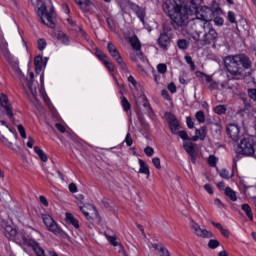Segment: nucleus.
Listing matches in <instances>:
<instances>
[{"label":"nucleus","mask_w":256,"mask_h":256,"mask_svg":"<svg viewBox=\"0 0 256 256\" xmlns=\"http://www.w3.org/2000/svg\"><path fill=\"white\" fill-rule=\"evenodd\" d=\"M190 3L194 10L180 6L175 0H164L162 6L163 11L171 19L172 27L182 35H187L189 21H195L197 13H201V11H197V7L203 3V0H190Z\"/></svg>","instance_id":"nucleus-1"},{"label":"nucleus","mask_w":256,"mask_h":256,"mask_svg":"<svg viewBox=\"0 0 256 256\" xmlns=\"http://www.w3.org/2000/svg\"><path fill=\"white\" fill-rule=\"evenodd\" d=\"M197 21H202L200 29L196 30V35H202L201 41L203 45H212V47H216L215 43L219 39V34L217 30L211 24V20L213 19V10L211 8H202L200 12L196 13Z\"/></svg>","instance_id":"nucleus-2"},{"label":"nucleus","mask_w":256,"mask_h":256,"mask_svg":"<svg viewBox=\"0 0 256 256\" xmlns=\"http://www.w3.org/2000/svg\"><path fill=\"white\" fill-rule=\"evenodd\" d=\"M0 49H1V53L3 54L5 59H7L8 63L12 64V67L14 68V70L16 71V73L18 75L19 81H20L23 89H25V85H26V87H28L31 95H33V97H36L37 96V86L33 82V79H35V74L33 72H31L29 74V78L25 77V74H23V71H21V69L19 68V64L17 63V61H13V56L11 55V52H9L6 42L0 44Z\"/></svg>","instance_id":"nucleus-3"},{"label":"nucleus","mask_w":256,"mask_h":256,"mask_svg":"<svg viewBox=\"0 0 256 256\" xmlns=\"http://www.w3.org/2000/svg\"><path fill=\"white\" fill-rule=\"evenodd\" d=\"M224 66L230 75L237 77L243 69H251V60L245 54L229 55L224 58Z\"/></svg>","instance_id":"nucleus-4"},{"label":"nucleus","mask_w":256,"mask_h":256,"mask_svg":"<svg viewBox=\"0 0 256 256\" xmlns=\"http://www.w3.org/2000/svg\"><path fill=\"white\" fill-rule=\"evenodd\" d=\"M34 7H38V17H40L41 23L47 25V27H55V10L51 4L47 5L45 3L39 4V0H30Z\"/></svg>","instance_id":"nucleus-5"},{"label":"nucleus","mask_w":256,"mask_h":256,"mask_svg":"<svg viewBox=\"0 0 256 256\" xmlns=\"http://www.w3.org/2000/svg\"><path fill=\"white\" fill-rule=\"evenodd\" d=\"M43 223L46 225L48 231L56 235L57 237H67V233L59 227L57 222L49 214L42 215Z\"/></svg>","instance_id":"nucleus-6"},{"label":"nucleus","mask_w":256,"mask_h":256,"mask_svg":"<svg viewBox=\"0 0 256 256\" xmlns=\"http://www.w3.org/2000/svg\"><path fill=\"white\" fill-rule=\"evenodd\" d=\"M236 153L239 155H245L246 157H251V155H255V146H253V139L244 138L241 140Z\"/></svg>","instance_id":"nucleus-7"},{"label":"nucleus","mask_w":256,"mask_h":256,"mask_svg":"<svg viewBox=\"0 0 256 256\" xmlns=\"http://www.w3.org/2000/svg\"><path fill=\"white\" fill-rule=\"evenodd\" d=\"M190 229L193 231V233H194V235H196V237H202V239L213 238V234L211 231L201 228V226L194 220L190 221Z\"/></svg>","instance_id":"nucleus-8"},{"label":"nucleus","mask_w":256,"mask_h":256,"mask_svg":"<svg viewBox=\"0 0 256 256\" xmlns=\"http://www.w3.org/2000/svg\"><path fill=\"white\" fill-rule=\"evenodd\" d=\"M22 241L24 245H27V247H32L34 253L37 256H45V250H43L40 246L39 243H37L35 240L31 239L29 235L25 234L22 235Z\"/></svg>","instance_id":"nucleus-9"},{"label":"nucleus","mask_w":256,"mask_h":256,"mask_svg":"<svg viewBox=\"0 0 256 256\" xmlns=\"http://www.w3.org/2000/svg\"><path fill=\"white\" fill-rule=\"evenodd\" d=\"M0 105L6 111V115L10 119V121H12V123H15V118H14V114H13V106L9 102V98H7V95H5L3 93L0 95Z\"/></svg>","instance_id":"nucleus-10"},{"label":"nucleus","mask_w":256,"mask_h":256,"mask_svg":"<svg viewBox=\"0 0 256 256\" xmlns=\"http://www.w3.org/2000/svg\"><path fill=\"white\" fill-rule=\"evenodd\" d=\"M227 133L232 141H239L241 139V130L237 124H229L227 126Z\"/></svg>","instance_id":"nucleus-11"},{"label":"nucleus","mask_w":256,"mask_h":256,"mask_svg":"<svg viewBox=\"0 0 256 256\" xmlns=\"http://www.w3.org/2000/svg\"><path fill=\"white\" fill-rule=\"evenodd\" d=\"M77 5L80 6V9L85 11L86 13H95V10L97 9L95 7V4L91 2V0H74Z\"/></svg>","instance_id":"nucleus-12"},{"label":"nucleus","mask_w":256,"mask_h":256,"mask_svg":"<svg viewBox=\"0 0 256 256\" xmlns=\"http://www.w3.org/2000/svg\"><path fill=\"white\" fill-rule=\"evenodd\" d=\"M5 235L7 239H10L11 241H21L24 234H19L17 233V230L15 228H12L11 226H6Z\"/></svg>","instance_id":"nucleus-13"},{"label":"nucleus","mask_w":256,"mask_h":256,"mask_svg":"<svg viewBox=\"0 0 256 256\" xmlns=\"http://www.w3.org/2000/svg\"><path fill=\"white\" fill-rule=\"evenodd\" d=\"M158 44L161 49L167 51V48L169 47V45H171V38L169 37V35H167V32H164L160 35V37L158 38Z\"/></svg>","instance_id":"nucleus-14"},{"label":"nucleus","mask_w":256,"mask_h":256,"mask_svg":"<svg viewBox=\"0 0 256 256\" xmlns=\"http://www.w3.org/2000/svg\"><path fill=\"white\" fill-rule=\"evenodd\" d=\"M110 55L112 59L116 60V63L120 65L123 71H127V64L125 63V61H123V58L121 57V54H119L118 50H114V52H111Z\"/></svg>","instance_id":"nucleus-15"},{"label":"nucleus","mask_w":256,"mask_h":256,"mask_svg":"<svg viewBox=\"0 0 256 256\" xmlns=\"http://www.w3.org/2000/svg\"><path fill=\"white\" fill-rule=\"evenodd\" d=\"M34 65H35L36 73H41L43 66L45 67V65H47V58L45 59V61H43V57L37 56L34 59Z\"/></svg>","instance_id":"nucleus-16"},{"label":"nucleus","mask_w":256,"mask_h":256,"mask_svg":"<svg viewBox=\"0 0 256 256\" xmlns=\"http://www.w3.org/2000/svg\"><path fill=\"white\" fill-rule=\"evenodd\" d=\"M130 44L134 51H141V42L139 41V38H137V36H133L130 38Z\"/></svg>","instance_id":"nucleus-17"},{"label":"nucleus","mask_w":256,"mask_h":256,"mask_svg":"<svg viewBox=\"0 0 256 256\" xmlns=\"http://www.w3.org/2000/svg\"><path fill=\"white\" fill-rule=\"evenodd\" d=\"M210 130L214 137H218V135H221V125H219V123H211Z\"/></svg>","instance_id":"nucleus-18"},{"label":"nucleus","mask_w":256,"mask_h":256,"mask_svg":"<svg viewBox=\"0 0 256 256\" xmlns=\"http://www.w3.org/2000/svg\"><path fill=\"white\" fill-rule=\"evenodd\" d=\"M56 38L58 41H61L63 45H69V37H67V34L63 33L62 31L56 32Z\"/></svg>","instance_id":"nucleus-19"},{"label":"nucleus","mask_w":256,"mask_h":256,"mask_svg":"<svg viewBox=\"0 0 256 256\" xmlns=\"http://www.w3.org/2000/svg\"><path fill=\"white\" fill-rule=\"evenodd\" d=\"M66 219L70 222L71 225H73V227H75V229H79V220H77L73 214L66 213Z\"/></svg>","instance_id":"nucleus-20"},{"label":"nucleus","mask_w":256,"mask_h":256,"mask_svg":"<svg viewBox=\"0 0 256 256\" xmlns=\"http://www.w3.org/2000/svg\"><path fill=\"white\" fill-rule=\"evenodd\" d=\"M241 209L244 211V213H246L248 219L253 221V210L251 209V206H249V204H242Z\"/></svg>","instance_id":"nucleus-21"},{"label":"nucleus","mask_w":256,"mask_h":256,"mask_svg":"<svg viewBox=\"0 0 256 256\" xmlns=\"http://www.w3.org/2000/svg\"><path fill=\"white\" fill-rule=\"evenodd\" d=\"M196 135L200 138V141H205V137H207V126H202L199 129H196Z\"/></svg>","instance_id":"nucleus-22"},{"label":"nucleus","mask_w":256,"mask_h":256,"mask_svg":"<svg viewBox=\"0 0 256 256\" xmlns=\"http://www.w3.org/2000/svg\"><path fill=\"white\" fill-rule=\"evenodd\" d=\"M226 197H229L231 201H237V193L231 189V187H226L224 190Z\"/></svg>","instance_id":"nucleus-23"},{"label":"nucleus","mask_w":256,"mask_h":256,"mask_svg":"<svg viewBox=\"0 0 256 256\" xmlns=\"http://www.w3.org/2000/svg\"><path fill=\"white\" fill-rule=\"evenodd\" d=\"M183 147L188 155H195V144L192 142H186Z\"/></svg>","instance_id":"nucleus-24"},{"label":"nucleus","mask_w":256,"mask_h":256,"mask_svg":"<svg viewBox=\"0 0 256 256\" xmlns=\"http://www.w3.org/2000/svg\"><path fill=\"white\" fill-rule=\"evenodd\" d=\"M139 165H140V169H139V173H143L144 175H149V165H147V163H145V161L139 159Z\"/></svg>","instance_id":"nucleus-25"},{"label":"nucleus","mask_w":256,"mask_h":256,"mask_svg":"<svg viewBox=\"0 0 256 256\" xmlns=\"http://www.w3.org/2000/svg\"><path fill=\"white\" fill-rule=\"evenodd\" d=\"M34 151L38 155V157H40L43 163H47V154H45V152H43V150L40 149L39 146H35Z\"/></svg>","instance_id":"nucleus-26"},{"label":"nucleus","mask_w":256,"mask_h":256,"mask_svg":"<svg viewBox=\"0 0 256 256\" xmlns=\"http://www.w3.org/2000/svg\"><path fill=\"white\" fill-rule=\"evenodd\" d=\"M104 235L111 245H113L114 247H117V245H119V243L117 242V237L115 235L111 236L107 232H105Z\"/></svg>","instance_id":"nucleus-27"},{"label":"nucleus","mask_w":256,"mask_h":256,"mask_svg":"<svg viewBox=\"0 0 256 256\" xmlns=\"http://www.w3.org/2000/svg\"><path fill=\"white\" fill-rule=\"evenodd\" d=\"M214 112L217 115H225V113H227V108L225 107V105H218L214 108Z\"/></svg>","instance_id":"nucleus-28"},{"label":"nucleus","mask_w":256,"mask_h":256,"mask_svg":"<svg viewBox=\"0 0 256 256\" xmlns=\"http://www.w3.org/2000/svg\"><path fill=\"white\" fill-rule=\"evenodd\" d=\"M178 48L185 50L189 48V41L185 40V39H180L177 42Z\"/></svg>","instance_id":"nucleus-29"},{"label":"nucleus","mask_w":256,"mask_h":256,"mask_svg":"<svg viewBox=\"0 0 256 256\" xmlns=\"http://www.w3.org/2000/svg\"><path fill=\"white\" fill-rule=\"evenodd\" d=\"M170 130L174 135H177L179 133V121H174L171 124H169Z\"/></svg>","instance_id":"nucleus-30"},{"label":"nucleus","mask_w":256,"mask_h":256,"mask_svg":"<svg viewBox=\"0 0 256 256\" xmlns=\"http://www.w3.org/2000/svg\"><path fill=\"white\" fill-rule=\"evenodd\" d=\"M198 123H205V112L198 111L195 115Z\"/></svg>","instance_id":"nucleus-31"},{"label":"nucleus","mask_w":256,"mask_h":256,"mask_svg":"<svg viewBox=\"0 0 256 256\" xmlns=\"http://www.w3.org/2000/svg\"><path fill=\"white\" fill-rule=\"evenodd\" d=\"M122 106L124 111H131V103H129V100L125 97L122 98Z\"/></svg>","instance_id":"nucleus-32"},{"label":"nucleus","mask_w":256,"mask_h":256,"mask_svg":"<svg viewBox=\"0 0 256 256\" xmlns=\"http://www.w3.org/2000/svg\"><path fill=\"white\" fill-rule=\"evenodd\" d=\"M219 245H221V243H219V241L215 240V239H211L208 242L209 249H217V247H219Z\"/></svg>","instance_id":"nucleus-33"},{"label":"nucleus","mask_w":256,"mask_h":256,"mask_svg":"<svg viewBox=\"0 0 256 256\" xmlns=\"http://www.w3.org/2000/svg\"><path fill=\"white\" fill-rule=\"evenodd\" d=\"M157 71H158V73H161V75H165V73H167V65L163 64V63L158 64Z\"/></svg>","instance_id":"nucleus-34"},{"label":"nucleus","mask_w":256,"mask_h":256,"mask_svg":"<svg viewBox=\"0 0 256 256\" xmlns=\"http://www.w3.org/2000/svg\"><path fill=\"white\" fill-rule=\"evenodd\" d=\"M185 61L190 65L191 71H195V63L193 62V58L191 56H185Z\"/></svg>","instance_id":"nucleus-35"},{"label":"nucleus","mask_w":256,"mask_h":256,"mask_svg":"<svg viewBox=\"0 0 256 256\" xmlns=\"http://www.w3.org/2000/svg\"><path fill=\"white\" fill-rule=\"evenodd\" d=\"M103 65L106 67V69H108V71H110L111 73H113V71H115V66H113V63L109 62L108 60H104Z\"/></svg>","instance_id":"nucleus-36"},{"label":"nucleus","mask_w":256,"mask_h":256,"mask_svg":"<svg viewBox=\"0 0 256 256\" xmlns=\"http://www.w3.org/2000/svg\"><path fill=\"white\" fill-rule=\"evenodd\" d=\"M208 163L210 165V167H216L217 166V157L211 155L208 158Z\"/></svg>","instance_id":"nucleus-37"},{"label":"nucleus","mask_w":256,"mask_h":256,"mask_svg":"<svg viewBox=\"0 0 256 256\" xmlns=\"http://www.w3.org/2000/svg\"><path fill=\"white\" fill-rule=\"evenodd\" d=\"M37 43L39 51H43V49L47 47V42L45 41V39H39Z\"/></svg>","instance_id":"nucleus-38"},{"label":"nucleus","mask_w":256,"mask_h":256,"mask_svg":"<svg viewBox=\"0 0 256 256\" xmlns=\"http://www.w3.org/2000/svg\"><path fill=\"white\" fill-rule=\"evenodd\" d=\"M144 153L147 155V157H153L155 150L151 146H147L144 149Z\"/></svg>","instance_id":"nucleus-39"},{"label":"nucleus","mask_w":256,"mask_h":256,"mask_svg":"<svg viewBox=\"0 0 256 256\" xmlns=\"http://www.w3.org/2000/svg\"><path fill=\"white\" fill-rule=\"evenodd\" d=\"M137 57H138L139 61L144 63V65H147V63H149V61H147V58H145V56H143V52L138 51L137 52Z\"/></svg>","instance_id":"nucleus-40"},{"label":"nucleus","mask_w":256,"mask_h":256,"mask_svg":"<svg viewBox=\"0 0 256 256\" xmlns=\"http://www.w3.org/2000/svg\"><path fill=\"white\" fill-rule=\"evenodd\" d=\"M18 132L20 133L22 139H27V133L25 132L23 125H18Z\"/></svg>","instance_id":"nucleus-41"},{"label":"nucleus","mask_w":256,"mask_h":256,"mask_svg":"<svg viewBox=\"0 0 256 256\" xmlns=\"http://www.w3.org/2000/svg\"><path fill=\"white\" fill-rule=\"evenodd\" d=\"M124 142H126V145L128 147H131V145H133V138H131V134L130 133H127Z\"/></svg>","instance_id":"nucleus-42"},{"label":"nucleus","mask_w":256,"mask_h":256,"mask_svg":"<svg viewBox=\"0 0 256 256\" xmlns=\"http://www.w3.org/2000/svg\"><path fill=\"white\" fill-rule=\"evenodd\" d=\"M96 55H97L98 59H100V61H102L103 63H105V61H107V56L105 54H103V52L97 51Z\"/></svg>","instance_id":"nucleus-43"},{"label":"nucleus","mask_w":256,"mask_h":256,"mask_svg":"<svg viewBox=\"0 0 256 256\" xmlns=\"http://www.w3.org/2000/svg\"><path fill=\"white\" fill-rule=\"evenodd\" d=\"M228 20L230 23H237L235 20V13L233 11L228 12Z\"/></svg>","instance_id":"nucleus-44"},{"label":"nucleus","mask_w":256,"mask_h":256,"mask_svg":"<svg viewBox=\"0 0 256 256\" xmlns=\"http://www.w3.org/2000/svg\"><path fill=\"white\" fill-rule=\"evenodd\" d=\"M152 163L156 169H161V160L159 158H153Z\"/></svg>","instance_id":"nucleus-45"},{"label":"nucleus","mask_w":256,"mask_h":256,"mask_svg":"<svg viewBox=\"0 0 256 256\" xmlns=\"http://www.w3.org/2000/svg\"><path fill=\"white\" fill-rule=\"evenodd\" d=\"M248 95L250 99H253V101H256V88L255 89H249Z\"/></svg>","instance_id":"nucleus-46"},{"label":"nucleus","mask_w":256,"mask_h":256,"mask_svg":"<svg viewBox=\"0 0 256 256\" xmlns=\"http://www.w3.org/2000/svg\"><path fill=\"white\" fill-rule=\"evenodd\" d=\"M80 211H82L83 215L86 217V219H91V216L89 215V212H87V209L85 206H79Z\"/></svg>","instance_id":"nucleus-47"},{"label":"nucleus","mask_w":256,"mask_h":256,"mask_svg":"<svg viewBox=\"0 0 256 256\" xmlns=\"http://www.w3.org/2000/svg\"><path fill=\"white\" fill-rule=\"evenodd\" d=\"M186 123H187L188 129H193V127H195V123L193 122V119L191 117L186 118Z\"/></svg>","instance_id":"nucleus-48"},{"label":"nucleus","mask_w":256,"mask_h":256,"mask_svg":"<svg viewBox=\"0 0 256 256\" xmlns=\"http://www.w3.org/2000/svg\"><path fill=\"white\" fill-rule=\"evenodd\" d=\"M159 253H160V256H171L169 254V250H167V248H165L164 246L160 247Z\"/></svg>","instance_id":"nucleus-49"},{"label":"nucleus","mask_w":256,"mask_h":256,"mask_svg":"<svg viewBox=\"0 0 256 256\" xmlns=\"http://www.w3.org/2000/svg\"><path fill=\"white\" fill-rule=\"evenodd\" d=\"M220 177H222V179H229V171H227V169H222L220 171Z\"/></svg>","instance_id":"nucleus-50"},{"label":"nucleus","mask_w":256,"mask_h":256,"mask_svg":"<svg viewBox=\"0 0 256 256\" xmlns=\"http://www.w3.org/2000/svg\"><path fill=\"white\" fill-rule=\"evenodd\" d=\"M168 90L170 91V93H177V86H175V83L171 82L168 85Z\"/></svg>","instance_id":"nucleus-51"},{"label":"nucleus","mask_w":256,"mask_h":256,"mask_svg":"<svg viewBox=\"0 0 256 256\" xmlns=\"http://www.w3.org/2000/svg\"><path fill=\"white\" fill-rule=\"evenodd\" d=\"M107 49H108V53H113L117 50V48L114 46L113 43L109 42L108 45H107Z\"/></svg>","instance_id":"nucleus-52"},{"label":"nucleus","mask_w":256,"mask_h":256,"mask_svg":"<svg viewBox=\"0 0 256 256\" xmlns=\"http://www.w3.org/2000/svg\"><path fill=\"white\" fill-rule=\"evenodd\" d=\"M128 82L131 83L133 85V87H135V89H137L139 84H137V80H135V78L133 76L128 77Z\"/></svg>","instance_id":"nucleus-53"},{"label":"nucleus","mask_w":256,"mask_h":256,"mask_svg":"<svg viewBox=\"0 0 256 256\" xmlns=\"http://www.w3.org/2000/svg\"><path fill=\"white\" fill-rule=\"evenodd\" d=\"M55 127L60 133H65L66 131L65 126L63 124L56 123Z\"/></svg>","instance_id":"nucleus-54"},{"label":"nucleus","mask_w":256,"mask_h":256,"mask_svg":"<svg viewBox=\"0 0 256 256\" xmlns=\"http://www.w3.org/2000/svg\"><path fill=\"white\" fill-rule=\"evenodd\" d=\"M166 116H167V119H168V123H169V125L171 124V123H173L174 121H177V118H175V116L173 115V114H166Z\"/></svg>","instance_id":"nucleus-55"},{"label":"nucleus","mask_w":256,"mask_h":256,"mask_svg":"<svg viewBox=\"0 0 256 256\" xmlns=\"http://www.w3.org/2000/svg\"><path fill=\"white\" fill-rule=\"evenodd\" d=\"M40 203L44 205V207H49V202L47 201V198L45 196H40Z\"/></svg>","instance_id":"nucleus-56"},{"label":"nucleus","mask_w":256,"mask_h":256,"mask_svg":"<svg viewBox=\"0 0 256 256\" xmlns=\"http://www.w3.org/2000/svg\"><path fill=\"white\" fill-rule=\"evenodd\" d=\"M70 193H77V185L75 183L69 184Z\"/></svg>","instance_id":"nucleus-57"},{"label":"nucleus","mask_w":256,"mask_h":256,"mask_svg":"<svg viewBox=\"0 0 256 256\" xmlns=\"http://www.w3.org/2000/svg\"><path fill=\"white\" fill-rule=\"evenodd\" d=\"M179 137H181V139H183L184 141H188V139H189V136L187 135V132H185V131H180Z\"/></svg>","instance_id":"nucleus-58"},{"label":"nucleus","mask_w":256,"mask_h":256,"mask_svg":"<svg viewBox=\"0 0 256 256\" xmlns=\"http://www.w3.org/2000/svg\"><path fill=\"white\" fill-rule=\"evenodd\" d=\"M141 99L143 101V107H148L149 109H151V105L149 104V100H147V97L142 96Z\"/></svg>","instance_id":"nucleus-59"},{"label":"nucleus","mask_w":256,"mask_h":256,"mask_svg":"<svg viewBox=\"0 0 256 256\" xmlns=\"http://www.w3.org/2000/svg\"><path fill=\"white\" fill-rule=\"evenodd\" d=\"M204 189L207 191V193H209V195H213V187L210 184H206Z\"/></svg>","instance_id":"nucleus-60"},{"label":"nucleus","mask_w":256,"mask_h":256,"mask_svg":"<svg viewBox=\"0 0 256 256\" xmlns=\"http://www.w3.org/2000/svg\"><path fill=\"white\" fill-rule=\"evenodd\" d=\"M214 23H215V25H218V26L223 25V18H221V17H216V18L214 19Z\"/></svg>","instance_id":"nucleus-61"},{"label":"nucleus","mask_w":256,"mask_h":256,"mask_svg":"<svg viewBox=\"0 0 256 256\" xmlns=\"http://www.w3.org/2000/svg\"><path fill=\"white\" fill-rule=\"evenodd\" d=\"M161 95L166 101H169V92L167 90H162Z\"/></svg>","instance_id":"nucleus-62"},{"label":"nucleus","mask_w":256,"mask_h":256,"mask_svg":"<svg viewBox=\"0 0 256 256\" xmlns=\"http://www.w3.org/2000/svg\"><path fill=\"white\" fill-rule=\"evenodd\" d=\"M209 89H212V90L219 89V84L217 82H215V81H212L210 83Z\"/></svg>","instance_id":"nucleus-63"},{"label":"nucleus","mask_w":256,"mask_h":256,"mask_svg":"<svg viewBox=\"0 0 256 256\" xmlns=\"http://www.w3.org/2000/svg\"><path fill=\"white\" fill-rule=\"evenodd\" d=\"M220 232L223 235V237H229V230L222 228Z\"/></svg>","instance_id":"nucleus-64"}]
</instances>
